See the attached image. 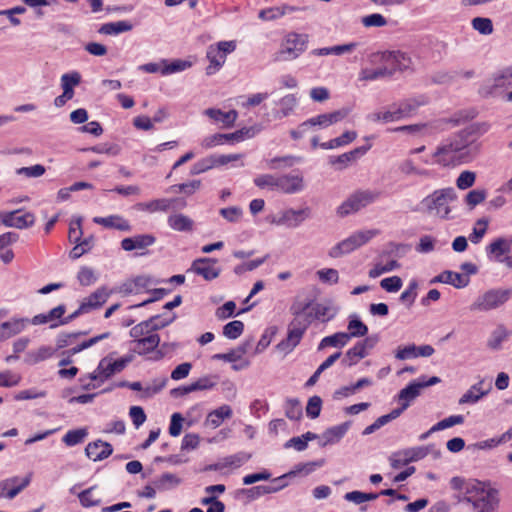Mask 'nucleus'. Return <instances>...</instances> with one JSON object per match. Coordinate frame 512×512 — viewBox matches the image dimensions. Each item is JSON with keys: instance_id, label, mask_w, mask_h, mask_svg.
Returning <instances> with one entry per match:
<instances>
[{"instance_id": "1", "label": "nucleus", "mask_w": 512, "mask_h": 512, "mask_svg": "<svg viewBox=\"0 0 512 512\" xmlns=\"http://www.w3.org/2000/svg\"><path fill=\"white\" fill-rule=\"evenodd\" d=\"M479 127L470 125L454 135L443 140L433 156L441 166H456L470 162L479 151Z\"/></svg>"}, {"instance_id": "2", "label": "nucleus", "mask_w": 512, "mask_h": 512, "mask_svg": "<svg viewBox=\"0 0 512 512\" xmlns=\"http://www.w3.org/2000/svg\"><path fill=\"white\" fill-rule=\"evenodd\" d=\"M462 502L469 505L471 512H498L499 491L489 482L475 481L467 487Z\"/></svg>"}, {"instance_id": "3", "label": "nucleus", "mask_w": 512, "mask_h": 512, "mask_svg": "<svg viewBox=\"0 0 512 512\" xmlns=\"http://www.w3.org/2000/svg\"><path fill=\"white\" fill-rule=\"evenodd\" d=\"M457 194L453 187L437 189L422 199L420 205L429 215L440 219H450L451 203L456 201Z\"/></svg>"}, {"instance_id": "4", "label": "nucleus", "mask_w": 512, "mask_h": 512, "mask_svg": "<svg viewBox=\"0 0 512 512\" xmlns=\"http://www.w3.org/2000/svg\"><path fill=\"white\" fill-rule=\"evenodd\" d=\"M308 307L309 303L299 309L292 308L295 318L288 325L286 338L277 344L276 349L278 351L287 355L301 342L311 322L308 316L302 319V314Z\"/></svg>"}, {"instance_id": "5", "label": "nucleus", "mask_w": 512, "mask_h": 512, "mask_svg": "<svg viewBox=\"0 0 512 512\" xmlns=\"http://www.w3.org/2000/svg\"><path fill=\"white\" fill-rule=\"evenodd\" d=\"M512 296V289L493 288L478 295L469 306L472 312H488L503 306Z\"/></svg>"}, {"instance_id": "6", "label": "nucleus", "mask_w": 512, "mask_h": 512, "mask_svg": "<svg viewBox=\"0 0 512 512\" xmlns=\"http://www.w3.org/2000/svg\"><path fill=\"white\" fill-rule=\"evenodd\" d=\"M512 88V65L494 72L489 80L481 87L485 97H503Z\"/></svg>"}, {"instance_id": "7", "label": "nucleus", "mask_w": 512, "mask_h": 512, "mask_svg": "<svg viewBox=\"0 0 512 512\" xmlns=\"http://www.w3.org/2000/svg\"><path fill=\"white\" fill-rule=\"evenodd\" d=\"M308 37L305 34L289 33L284 38L280 49L274 55V61L284 62L298 58L306 49Z\"/></svg>"}, {"instance_id": "8", "label": "nucleus", "mask_w": 512, "mask_h": 512, "mask_svg": "<svg viewBox=\"0 0 512 512\" xmlns=\"http://www.w3.org/2000/svg\"><path fill=\"white\" fill-rule=\"evenodd\" d=\"M381 61L393 70V74L396 71L413 72L419 62L418 56L409 51L392 50L385 51L381 54Z\"/></svg>"}, {"instance_id": "9", "label": "nucleus", "mask_w": 512, "mask_h": 512, "mask_svg": "<svg viewBox=\"0 0 512 512\" xmlns=\"http://www.w3.org/2000/svg\"><path fill=\"white\" fill-rule=\"evenodd\" d=\"M380 196V192L376 190H358L351 194L338 208L337 214L340 217L348 216L358 212L362 208L375 202Z\"/></svg>"}, {"instance_id": "10", "label": "nucleus", "mask_w": 512, "mask_h": 512, "mask_svg": "<svg viewBox=\"0 0 512 512\" xmlns=\"http://www.w3.org/2000/svg\"><path fill=\"white\" fill-rule=\"evenodd\" d=\"M237 47L236 41H220L208 46L206 58L209 65L206 67V74L213 75L218 72L226 62L227 55L234 52Z\"/></svg>"}, {"instance_id": "11", "label": "nucleus", "mask_w": 512, "mask_h": 512, "mask_svg": "<svg viewBox=\"0 0 512 512\" xmlns=\"http://www.w3.org/2000/svg\"><path fill=\"white\" fill-rule=\"evenodd\" d=\"M440 381L441 379L437 376L430 378L421 376L418 379L411 381L397 394V399L401 403L400 407L397 409L401 410V413H403L410 406V403L420 395L423 388L436 385Z\"/></svg>"}, {"instance_id": "12", "label": "nucleus", "mask_w": 512, "mask_h": 512, "mask_svg": "<svg viewBox=\"0 0 512 512\" xmlns=\"http://www.w3.org/2000/svg\"><path fill=\"white\" fill-rule=\"evenodd\" d=\"M376 234L377 232L375 230L357 231L333 246L329 251V256L332 258H338L351 253L370 241Z\"/></svg>"}, {"instance_id": "13", "label": "nucleus", "mask_w": 512, "mask_h": 512, "mask_svg": "<svg viewBox=\"0 0 512 512\" xmlns=\"http://www.w3.org/2000/svg\"><path fill=\"white\" fill-rule=\"evenodd\" d=\"M132 359L133 357L131 355H126L116 360H112L110 357H104L99 361L95 369L97 376H92V379H99V382L103 384L116 373L123 371Z\"/></svg>"}, {"instance_id": "14", "label": "nucleus", "mask_w": 512, "mask_h": 512, "mask_svg": "<svg viewBox=\"0 0 512 512\" xmlns=\"http://www.w3.org/2000/svg\"><path fill=\"white\" fill-rule=\"evenodd\" d=\"M22 210L17 209L9 212H0V221L5 227L17 229H26L32 227L35 223V216L31 212H25L18 215Z\"/></svg>"}, {"instance_id": "15", "label": "nucleus", "mask_w": 512, "mask_h": 512, "mask_svg": "<svg viewBox=\"0 0 512 512\" xmlns=\"http://www.w3.org/2000/svg\"><path fill=\"white\" fill-rule=\"evenodd\" d=\"M305 189L304 178L299 171L278 175V192L297 194Z\"/></svg>"}, {"instance_id": "16", "label": "nucleus", "mask_w": 512, "mask_h": 512, "mask_svg": "<svg viewBox=\"0 0 512 512\" xmlns=\"http://www.w3.org/2000/svg\"><path fill=\"white\" fill-rule=\"evenodd\" d=\"M311 210L309 207L301 209H286L282 212L281 216L274 221L278 225H285L289 228H296L300 226L306 219L310 217Z\"/></svg>"}, {"instance_id": "17", "label": "nucleus", "mask_w": 512, "mask_h": 512, "mask_svg": "<svg viewBox=\"0 0 512 512\" xmlns=\"http://www.w3.org/2000/svg\"><path fill=\"white\" fill-rule=\"evenodd\" d=\"M29 325L27 317H12L0 324V342L6 341L26 330Z\"/></svg>"}, {"instance_id": "18", "label": "nucleus", "mask_w": 512, "mask_h": 512, "mask_svg": "<svg viewBox=\"0 0 512 512\" xmlns=\"http://www.w3.org/2000/svg\"><path fill=\"white\" fill-rule=\"evenodd\" d=\"M286 476L287 475L276 477L267 485H258L249 489H244L243 493H245L249 499L255 500L263 495L279 492L287 486V483L284 482Z\"/></svg>"}, {"instance_id": "19", "label": "nucleus", "mask_w": 512, "mask_h": 512, "mask_svg": "<svg viewBox=\"0 0 512 512\" xmlns=\"http://www.w3.org/2000/svg\"><path fill=\"white\" fill-rule=\"evenodd\" d=\"M217 260L213 258H199L193 261L191 270L205 280L211 281L220 274V268L216 266Z\"/></svg>"}, {"instance_id": "20", "label": "nucleus", "mask_w": 512, "mask_h": 512, "mask_svg": "<svg viewBox=\"0 0 512 512\" xmlns=\"http://www.w3.org/2000/svg\"><path fill=\"white\" fill-rule=\"evenodd\" d=\"M350 426L351 422L346 421L326 429L320 437L319 446L326 447L338 443L345 436Z\"/></svg>"}, {"instance_id": "21", "label": "nucleus", "mask_w": 512, "mask_h": 512, "mask_svg": "<svg viewBox=\"0 0 512 512\" xmlns=\"http://www.w3.org/2000/svg\"><path fill=\"white\" fill-rule=\"evenodd\" d=\"M371 144L363 145L353 150L343 153L339 156H331L329 158V163L332 165H339V169H344L348 166L349 163L354 162L364 156L370 149Z\"/></svg>"}, {"instance_id": "22", "label": "nucleus", "mask_w": 512, "mask_h": 512, "mask_svg": "<svg viewBox=\"0 0 512 512\" xmlns=\"http://www.w3.org/2000/svg\"><path fill=\"white\" fill-rule=\"evenodd\" d=\"M112 453V445L102 440L90 442L85 448L86 456L94 462L104 460L108 458Z\"/></svg>"}, {"instance_id": "23", "label": "nucleus", "mask_w": 512, "mask_h": 512, "mask_svg": "<svg viewBox=\"0 0 512 512\" xmlns=\"http://www.w3.org/2000/svg\"><path fill=\"white\" fill-rule=\"evenodd\" d=\"M469 282L470 279L468 276L450 270L443 271L430 281L431 284L444 283L452 285L458 289L466 287L469 284Z\"/></svg>"}, {"instance_id": "24", "label": "nucleus", "mask_w": 512, "mask_h": 512, "mask_svg": "<svg viewBox=\"0 0 512 512\" xmlns=\"http://www.w3.org/2000/svg\"><path fill=\"white\" fill-rule=\"evenodd\" d=\"M160 344V336L157 333L149 334L145 338L137 339V341H131V351L144 356L153 351Z\"/></svg>"}, {"instance_id": "25", "label": "nucleus", "mask_w": 512, "mask_h": 512, "mask_svg": "<svg viewBox=\"0 0 512 512\" xmlns=\"http://www.w3.org/2000/svg\"><path fill=\"white\" fill-rule=\"evenodd\" d=\"M156 238L151 234H139L133 237L124 238L121 241V248L125 251L142 250L152 246Z\"/></svg>"}, {"instance_id": "26", "label": "nucleus", "mask_w": 512, "mask_h": 512, "mask_svg": "<svg viewBox=\"0 0 512 512\" xmlns=\"http://www.w3.org/2000/svg\"><path fill=\"white\" fill-rule=\"evenodd\" d=\"M93 222L105 228L116 229L119 231H131V225L128 220L120 215H109L107 217H94Z\"/></svg>"}, {"instance_id": "27", "label": "nucleus", "mask_w": 512, "mask_h": 512, "mask_svg": "<svg viewBox=\"0 0 512 512\" xmlns=\"http://www.w3.org/2000/svg\"><path fill=\"white\" fill-rule=\"evenodd\" d=\"M347 113V111L338 110L331 113L320 114L309 118L307 120V124H310L312 127L319 126L321 128H327L344 119L347 116Z\"/></svg>"}, {"instance_id": "28", "label": "nucleus", "mask_w": 512, "mask_h": 512, "mask_svg": "<svg viewBox=\"0 0 512 512\" xmlns=\"http://www.w3.org/2000/svg\"><path fill=\"white\" fill-rule=\"evenodd\" d=\"M512 241L505 238H497L486 247V253L489 258H494L498 262H504L502 256L511 250Z\"/></svg>"}, {"instance_id": "29", "label": "nucleus", "mask_w": 512, "mask_h": 512, "mask_svg": "<svg viewBox=\"0 0 512 512\" xmlns=\"http://www.w3.org/2000/svg\"><path fill=\"white\" fill-rule=\"evenodd\" d=\"M56 353V349L52 346L41 345L35 350H30L26 353L24 362L28 365H36L40 362L52 358Z\"/></svg>"}, {"instance_id": "30", "label": "nucleus", "mask_w": 512, "mask_h": 512, "mask_svg": "<svg viewBox=\"0 0 512 512\" xmlns=\"http://www.w3.org/2000/svg\"><path fill=\"white\" fill-rule=\"evenodd\" d=\"M109 298V292L105 287H100L91 293L81 302V306H85V311H90L101 307Z\"/></svg>"}, {"instance_id": "31", "label": "nucleus", "mask_w": 512, "mask_h": 512, "mask_svg": "<svg viewBox=\"0 0 512 512\" xmlns=\"http://www.w3.org/2000/svg\"><path fill=\"white\" fill-rule=\"evenodd\" d=\"M232 408L227 405H221L220 407L210 411L206 418V424L212 428L219 427L225 419L232 417Z\"/></svg>"}, {"instance_id": "32", "label": "nucleus", "mask_w": 512, "mask_h": 512, "mask_svg": "<svg viewBox=\"0 0 512 512\" xmlns=\"http://www.w3.org/2000/svg\"><path fill=\"white\" fill-rule=\"evenodd\" d=\"M484 381L481 380L478 383L472 385L459 399L458 403L463 404H475L483 396H485L489 389L483 390Z\"/></svg>"}, {"instance_id": "33", "label": "nucleus", "mask_w": 512, "mask_h": 512, "mask_svg": "<svg viewBox=\"0 0 512 512\" xmlns=\"http://www.w3.org/2000/svg\"><path fill=\"white\" fill-rule=\"evenodd\" d=\"M133 24L127 20H121L117 22H109L102 24L98 29V32L103 35H118L124 32L131 31Z\"/></svg>"}, {"instance_id": "34", "label": "nucleus", "mask_w": 512, "mask_h": 512, "mask_svg": "<svg viewBox=\"0 0 512 512\" xmlns=\"http://www.w3.org/2000/svg\"><path fill=\"white\" fill-rule=\"evenodd\" d=\"M276 104L279 106V109L275 110L274 118L282 119L289 116L295 106L297 105V99L293 94H288L282 97Z\"/></svg>"}, {"instance_id": "35", "label": "nucleus", "mask_w": 512, "mask_h": 512, "mask_svg": "<svg viewBox=\"0 0 512 512\" xmlns=\"http://www.w3.org/2000/svg\"><path fill=\"white\" fill-rule=\"evenodd\" d=\"M205 114L216 122H221L227 126H232L237 119L238 113L235 110L224 112L220 109L209 108Z\"/></svg>"}, {"instance_id": "36", "label": "nucleus", "mask_w": 512, "mask_h": 512, "mask_svg": "<svg viewBox=\"0 0 512 512\" xmlns=\"http://www.w3.org/2000/svg\"><path fill=\"white\" fill-rule=\"evenodd\" d=\"M349 341V336L346 332H337L333 335L324 337L318 345V350H322L326 347L343 348Z\"/></svg>"}, {"instance_id": "37", "label": "nucleus", "mask_w": 512, "mask_h": 512, "mask_svg": "<svg viewBox=\"0 0 512 512\" xmlns=\"http://www.w3.org/2000/svg\"><path fill=\"white\" fill-rule=\"evenodd\" d=\"M168 225L175 231L188 232L192 230L193 221L183 214H173L168 217Z\"/></svg>"}, {"instance_id": "38", "label": "nucleus", "mask_w": 512, "mask_h": 512, "mask_svg": "<svg viewBox=\"0 0 512 512\" xmlns=\"http://www.w3.org/2000/svg\"><path fill=\"white\" fill-rule=\"evenodd\" d=\"M356 137L357 133L355 131H346L339 137L321 143L320 147L325 150L335 149L338 147L348 145L349 143L353 142L356 139Z\"/></svg>"}, {"instance_id": "39", "label": "nucleus", "mask_w": 512, "mask_h": 512, "mask_svg": "<svg viewBox=\"0 0 512 512\" xmlns=\"http://www.w3.org/2000/svg\"><path fill=\"white\" fill-rule=\"evenodd\" d=\"M367 355L368 351H364L362 345L356 343L353 347L346 351L345 356L342 359V364L348 367H352Z\"/></svg>"}, {"instance_id": "40", "label": "nucleus", "mask_w": 512, "mask_h": 512, "mask_svg": "<svg viewBox=\"0 0 512 512\" xmlns=\"http://www.w3.org/2000/svg\"><path fill=\"white\" fill-rule=\"evenodd\" d=\"M393 75V70L390 69L389 66L384 64L383 67H379L376 69H362L360 72V79L365 81H375L384 77H391Z\"/></svg>"}, {"instance_id": "41", "label": "nucleus", "mask_w": 512, "mask_h": 512, "mask_svg": "<svg viewBox=\"0 0 512 512\" xmlns=\"http://www.w3.org/2000/svg\"><path fill=\"white\" fill-rule=\"evenodd\" d=\"M157 317H150L147 320H144L136 325H134L130 331V337L133 338L132 341H137V339L145 338L149 334H154L151 328V324Z\"/></svg>"}, {"instance_id": "42", "label": "nucleus", "mask_w": 512, "mask_h": 512, "mask_svg": "<svg viewBox=\"0 0 512 512\" xmlns=\"http://www.w3.org/2000/svg\"><path fill=\"white\" fill-rule=\"evenodd\" d=\"M81 81V75L77 71L65 73L61 76V88L63 93L73 98L74 87L77 86Z\"/></svg>"}, {"instance_id": "43", "label": "nucleus", "mask_w": 512, "mask_h": 512, "mask_svg": "<svg viewBox=\"0 0 512 512\" xmlns=\"http://www.w3.org/2000/svg\"><path fill=\"white\" fill-rule=\"evenodd\" d=\"M161 64H163V67L161 69V74L164 76L182 72V71L190 68L192 65V63L190 61L181 60V59L174 60L171 63H169L165 59H162Z\"/></svg>"}, {"instance_id": "44", "label": "nucleus", "mask_w": 512, "mask_h": 512, "mask_svg": "<svg viewBox=\"0 0 512 512\" xmlns=\"http://www.w3.org/2000/svg\"><path fill=\"white\" fill-rule=\"evenodd\" d=\"M349 340L353 337H363L368 333V327L364 324L357 315H351L348 322Z\"/></svg>"}, {"instance_id": "45", "label": "nucleus", "mask_w": 512, "mask_h": 512, "mask_svg": "<svg viewBox=\"0 0 512 512\" xmlns=\"http://www.w3.org/2000/svg\"><path fill=\"white\" fill-rule=\"evenodd\" d=\"M181 483V479L175 474L163 473L154 481V486L160 491H165L177 487Z\"/></svg>"}, {"instance_id": "46", "label": "nucleus", "mask_w": 512, "mask_h": 512, "mask_svg": "<svg viewBox=\"0 0 512 512\" xmlns=\"http://www.w3.org/2000/svg\"><path fill=\"white\" fill-rule=\"evenodd\" d=\"M285 415L290 420L298 421L302 418L303 410L297 398H288L284 405Z\"/></svg>"}, {"instance_id": "47", "label": "nucleus", "mask_w": 512, "mask_h": 512, "mask_svg": "<svg viewBox=\"0 0 512 512\" xmlns=\"http://www.w3.org/2000/svg\"><path fill=\"white\" fill-rule=\"evenodd\" d=\"M88 436V431L86 428H79L74 430H69L62 438V441L68 447L76 446L82 443L85 438Z\"/></svg>"}, {"instance_id": "48", "label": "nucleus", "mask_w": 512, "mask_h": 512, "mask_svg": "<svg viewBox=\"0 0 512 512\" xmlns=\"http://www.w3.org/2000/svg\"><path fill=\"white\" fill-rule=\"evenodd\" d=\"M214 167H217V164L215 154H212L195 162L191 167L190 174L199 175Z\"/></svg>"}, {"instance_id": "49", "label": "nucleus", "mask_w": 512, "mask_h": 512, "mask_svg": "<svg viewBox=\"0 0 512 512\" xmlns=\"http://www.w3.org/2000/svg\"><path fill=\"white\" fill-rule=\"evenodd\" d=\"M254 184L260 189L278 191V175L261 174L254 178Z\"/></svg>"}, {"instance_id": "50", "label": "nucleus", "mask_w": 512, "mask_h": 512, "mask_svg": "<svg viewBox=\"0 0 512 512\" xmlns=\"http://www.w3.org/2000/svg\"><path fill=\"white\" fill-rule=\"evenodd\" d=\"M172 204V200L161 198L155 199L147 203L139 204V209L146 210L150 213L158 212V211H167Z\"/></svg>"}, {"instance_id": "51", "label": "nucleus", "mask_w": 512, "mask_h": 512, "mask_svg": "<svg viewBox=\"0 0 512 512\" xmlns=\"http://www.w3.org/2000/svg\"><path fill=\"white\" fill-rule=\"evenodd\" d=\"M313 313L314 317L318 320H321L323 322H328L332 320L337 311L332 306L317 303L313 306Z\"/></svg>"}, {"instance_id": "52", "label": "nucleus", "mask_w": 512, "mask_h": 512, "mask_svg": "<svg viewBox=\"0 0 512 512\" xmlns=\"http://www.w3.org/2000/svg\"><path fill=\"white\" fill-rule=\"evenodd\" d=\"M250 454L245 452H238L233 455H229L222 459L223 468L234 467L238 468L246 463L250 459Z\"/></svg>"}, {"instance_id": "53", "label": "nucleus", "mask_w": 512, "mask_h": 512, "mask_svg": "<svg viewBox=\"0 0 512 512\" xmlns=\"http://www.w3.org/2000/svg\"><path fill=\"white\" fill-rule=\"evenodd\" d=\"M489 221L486 218H480L476 221L469 239L472 243L477 244L481 241L487 231Z\"/></svg>"}, {"instance_id": "54", "label": "nucleus", "mask_w": 512, "mask_h": 512, "mask_svg": "<svg viewBox=\"0 0 512 512\" xmlns=\"http://www.w3.org/2000/svg\"><path fill=\"white\" fill-rule=\"evenodd\" d=\"M418 282L412 279L407 288L401 293L400 301L405 303L407 307H411L417 297Z\"/></svg>"}, {"instance_id": "55", "label": "nucleus", "mask_w": 512, "mask_h": 512, "mask_svg": "<svg viewBox=\"0 0 512 512\" xmlns=\"http://www.w3.org/2000/svg\"><path fill=\"white\" fill-rule=\"evenodd\" d=\"M217 378L215 375H207L197 379L191 383L193 392L213 389L217 384Z\"/></svg>"}, {"instance_id": "56", "label": "nucleus", "mask_w": 512, "mask_h": 512, "mask_svg": "<svg viewBox=\"0 0 512 512\" xmlns=\"http://www.w3.org/2000/svg\"><path fill=\"white\" fill-rule=\"evenodd\" d=\"M201 187L200 180H192L187 183L172 185L170 190L175 193H183L187 196L193 195Z\"/></svg>"}, {"instance_id": "57", "label": "nucleus", "mask_w": 512, "mask_h": 512, "mask_svg": "<svg viewBox=\"0 0 512 512\" xmlns=\"http://www.w3.org/2000/svg\"><path fill=\"white\" fill-rule=\"evenodd\" d=\"M292 10L293 9L288 6L272 7V8L261 10L259 12V18L266 20V21L275 20V19H278V18L282 17L283 15H285L287 11H292Z\"/></svg>"}, {"instance_id": "58", "label": "nucleus", "mask_w": 512, "mask_h": 512, "mask_svg": "<svg viewBox=\"0 0 512 512\" xmlns=\"http://www.w3.org/2000/svg\"><path fill=\"white\" fill-rule=\"evenodd\" d=\"M244 330V324L240 320H234L223 327V335L228 339H237Z\"/></svg>"}, {"instance_id": "59", "label": "nucleus", "mask_w": 512, "mask_h": 512, "mask_svg": "<svg viewBox=\"0 0 512 512\" xmlns=\"http://www.w3.org/2000/svg\"><path fill=\"white\" fill-rule=\"evenodd\" d=\"M301 158L293 155H286L282 157H274L270 160L269 166L272 169H278L283 167H292L293 165L300 163Z\"/></svg>"}, {"instance_id": "60", "label": "nucleus", "mask_w": 512, "mask_h": 512, "mask_svg": "<svg viewBox=\"0 0 512 512\" xmlns=\"http://www.w3.org/2000/svg\"><path fill=\"white\" fill-rule=\"evenodd\" d=\"M474 30L482 35H490L493 32V23L491 19L485 17H476L471 22Z\"/></svg>"}, {"instance_id": "61", "label": "nucleus", "mask_w": 512, "mask_h": 512, "mask_svg": "<svg viewBox=\"0 0 512 512\" xmlns=\"http://www.w3.org/2000/svg\"><path fill=\"white\" fill-rule=\"evenodd\" d=\"M77 279L82 286H90L97 281L98 277L92 268L82 266L78 271Z\"/></svg>"}, {"instance_id": "62", "label": "nucleus", "mask_w": 512, "mask_h": 512, "mask_svg": "<svg viewBox=\"0 0 512 512\" xmlns=\"http://www.w3.org/2000/svg\"><path fill=\"white\" fill-rule=\"evenodd\" d=\"M429 453V447L417 446L403 450V454L407 457L409 463L419 461L425 458Z\"/></svg>"}, {"instance_id": "63", "label": "nucleus", "mask_w": 512, "mask_h": 512, "mask_svg": "<svg viewBox=\"0 0 512 512\" xmlns=\"http://www.w3.org/2000/svg\"><path fill=\"white\" fill-rule=\"evenodd\" d=\"M487 196V192L484 189H474L468 192L465 197V203L473 209L478 204L482 203Z\"/></svg>"}, {"instance_id": "64", "label": "nucleus", "mask_w": 512, "mask_h": 512, "mask_svg": "<svg viewBox=\"0 0 512 512\" xmlns=\"http://www.w3.org/2000/svg\"><path fill=\"white\" fill-rule=\"evenodd\" d=\"M476 180V174L472 171H463L456 179V186L460 190H466L472 187Z\"/></svg>"}]
</instances>
